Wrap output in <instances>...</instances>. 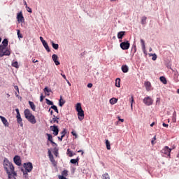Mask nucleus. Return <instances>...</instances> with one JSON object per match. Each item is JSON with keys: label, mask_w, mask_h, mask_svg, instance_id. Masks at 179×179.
I'll return each instance as SVG.
<instances>
[{"label": "nucleus", "mask_w": 179, "mask_h": 179, "mask_svg": "<svg viewBox=\"0 0 179 179\" xmlns=\"http://www.w3.org/2000/svg\"><path fill=\"white\" fill-rule=\"evenodd\" d=\"M125 36V31H120L119 33H117V38H119V40H122V37H124Z\"/></svg>", "instance_id": "18"}, {"label": "nucleus", "mask_w": 179, "mask_h": 179, "mask_svg": "<svg viewBox=\"0 0 179 179\" xmlns=\"http://www.w3.org/2000/svg\"><path fill=\"white\" fill-rule=\"evenodd\" d=\"M29 104L31 110H33V111H36V105H34V103L33 101H29Z\"/></svg>", "instance_id": "24"}, {"label": "nucleus", "mask_w": 179, "mask_h": 179, "mask_svg": "<svg viewBox=\"0 0 179 179\" xmlns=\"http://www.w3.org/2000/svg\"><path fill=\"white\" fill-rule=\"evenodd\" d=\"M15 111H16V113H17V116H16V118H17V120L18 119V118H20V112L19 111V108H16L15 109Z\"/></svg>", "instance_id": "41"}, {"label": "nucleus", "mask_w": 179, "mask_h": 179, "mask_svg": "<svg viewBox=\"0 0 179 179\" xmlns=\"http://www.w3.org/2000/svg\"><path fill=\"white\" fill-rule=\"evenodd\" d=\"M12 65L14 68H17V62H14Z\"/></svg>", "instance_id": "47"}, {"label": "nucleus", "mask_w": 179, "mask_h": 179, "mask_svg": "<svg viewBox=\"0 0 179 179\" xmlns=\"http://www.w3.org/2000/svg\"><path fill=\"white\" fill-rule=\"evenodd\" d=\"M62 176H63V177H68V171L64 170L62 172Z\"/></svg>", "instance_id": "40"}, {"label": "nucleus", "mask_w": 179, "mask_h": 179, "mask_svg": "<svg viewBox=\"0 0 179 179\" xmlns=\"http://www.w3.org/2000/svg\"><path fill=\"white\" fill-rule=\"evenodd\" d=\"M155 141H156V136H155L154 138L151 141V143L152 145H155Z\"/></svg>", "instance_id": "46"}, {"label": "nucleus", "mask_w": 179, "mask_h": 179, "mask_svg": "<svg viewBox=\"0 0 179 179\" xmlns=\"http://www.w3.org/2000/svg\"><path fill=\"white\" fill-rule=\"evenodd\" d=\"M62 78H64V79H65L66 80V76H65V74H61Z\"/></svg>", "instance_id": "61"}, {"label": "nucleus", "mask_w": 179, "mask_h": 179, "mask_svg": "<svg viewBox=\"0 0 179 179\" xmlns=\"http://www.w3.org/2000/svg\"><path fill=\"white\" fill-rule=\"evenodd\" d=\"M3 167L8 176V179H16L17 177V173L15 171V166L12 162H9V159L4 158L3 162Z\"/></svg>", "instance_id": "1"}, {"label": "nucleus", "mask_w": 179, "mask_h": 179, "mask_svg": "<svg viewBox=\"0 0 179 179\" xmlns=\"http://www.w3.org/2000/svg\"><path fill=\"white\" fill-rule=\"evenodd\" d=\"M122 72H124V73H127V72H128L129 71L128 66L127 65L122 66Z\"/></svg>", "instance_id": "27"}, {"label": "nucleus", "mask_w": 179, "mask_h": 179, "mask_svg": "<svg viewBox=\"0 0 179 179\" xmlns=\"http://www.w3.org/2000/svg\"><path fill=\"white\" fill-rule=\"evenodd\" d=\"M24 114L25 118L27 120V118L31 117V115H33V114H31V113L30 112V110H29V109H25L24 111Z\"/></svg>", "instance_id": "16"}, {"label": "nucleus", "mask_w": 179, "mask_h": 179, "mask_svg": "<svg viewBox=\"0 0 179 179\" xmlns=\"http://www.w3.org/2000/svg\"><path fill=\"white\" fill-rule=\"evenodd\" d=\"M17 19L19 23H23V22H24V17H23V13L20 12L19 13H17Z\"/></svg>", "instance_id": "10"}, {"label": "nucleus", "mask_w": 179, "mask_h": 179, "mask_svg": "<svg viewBox=\"0 0 179 179\" xmlns=\"http://www.w3.org/2000/svg\"><path fill=\"white\" fill-rule=\"evenodd\" d=\"M156 103H158V104L160 103V98H157Z\"/></svg>", "instance_id": "59"}, {"label": "nucleus", "mask_w": 179, "mask_h": 179, "mask_svg": "<svg viewBox=\"0 0 179 179\" xmlns=\"http://www.w3.org/2000/svg\"><path fill=\"white\" fill-rule=\"evenodd\" d=\"M150 57H152V61H156V59H157V55H156V54H150Z\"/></svg>", "instance_id": "37"}, {"label": "nucleus", "mask_w": 179, "mask_h": 179, "mask_svg": "<svg viewBox=\"0 0 179 179\" xmlns=\"http://www.w3.org/2000/svg\"><path fill=\"white\" fill-rule=\"evenodd\" d=\"M143 101L145 106H152L153 104V99L150 96L145 97Z\"/></svg>", "instance_id": "4"}, {"label": "nucleus", "mask_w": 179, "mask_h": 179, "mask_svg": "<svg viewBox=\"0 0 179 179\" xmlns=\"http://www.w3.org/2000/svg\"><path fill=\"white\" fill-rule=\"evenodd\" d=\"M162 153H164V155H167L169 157H170L171 153V148H169V146H165L164 149L161 151Z\"/></svg>", "instance_id": "7"}, {"label": "nucleus", "mask_w": 179, "mask_h": 179, "mask_svg": "<svg viewBox=\"0 0 179 179\" xmlns=\"http://www.w3.org/2000/svg\"><path fill=\"white\" fill-rule=\"evenodd\" d=\"M76 110L77 112L83 110V109H82V104H80V103H78L76 104Z\"/></svg>", "instance_id": "19"}, {"label": "nucleus", "mask_w": 179, "mask_h": 179, "mask_svg": "<svg viewBox=\"0 0 179 179\" xmlns=\"http://www.w3.org/2000/svg\"><path fill=\"white\" fill-rule=\"evenodd\" d=\"M54 155L56 156V157H58V151H55Z\"/></svg>", "instance_id": "60"}, {"label": "nucleus", "mask_w": 179, "mask_h": 179, "mask_svg": "<svg viewBox=\"0 0 179 179\" xmlns=\"http://www.w3.org/2000/svg\"><path fill=\"white\" fill-rule=\"evenodd\" d=\"M130 103H131V108L132 110L133 104H134V103H135V101L134 100V96H131V97L130 99Z\"/></svg>", "instance_id": "39"}, {"label": "nucleus", "mask_w": 179, "mask_h": 179, "mask_svg": "<svg viewBox=\"0 0 179 179\" xmlns=\"http://www.w3.org/2000/svg\"><path fill=\"white\" fill-rule=\"evenodd\" d=\"M121 79L120 78H117L115 80V86L116 87H121Z\"/></svg>", "instance_id": "25"}, {"label": "nucleus", "mask_w": 179, "mask_h": 179, "mask_svg": "<svg viewBox=\"0 0 179 179\" xmlns=\"http://www.w3.org/2000/svg\"><path fill=\"white\" fill-rule=\"evenodd\" d=\"M87 87H89V88L93 87V84H92V83H88V84H87Z\"/></svg>", "instance_id": "54"}, {"label": "nucleus", "mask_w": 179, "mask_h": 179, "mask_svg": "<svg viewBox=\"0 0 179 179\" xmlns=\"http://www.w3.org/2000/svg\"><path fill=\"white\" fill-rule=\"evenodd\" d=\"M58 138V140L60 141V142H62V139H64V136H61V137L60 136H59V137H57Z\"/></svg>", "instance_id": "51"}, {"label": "nucleus", "mask_w": 179, "mask_h": 179, "mask_svg": "<svg viewBox=\"0 0 179 179\" xmlns=\"http://www.w3.org/2000/svg\"><path fill=\"white\" fill-rule=\"evenodd\" d=\"M42 44L43 47L45 48L46 51H48V52H50V51H51L50 50V47L48 46V43H47L46 41L43 42Z\"/></svg>", "instance_id": "20"}, {"label": "nucleus", "mask_w": 179, "mask_h": 179, "mask_svg": "<svg viewBox=\"0 0 179 179\" xmlns=\"http://www.w3.org/2000/svg\"><path fill=\"white\" fill-rule=\"evenodd\" d=\"M40 40H41L42 44H43V43H45V41L44 40V38H43L42 36H40Z\"/></svg>", "instance_id": "50"}, {"label": "nucleus", "mask_w": 179, "mask_h": 179, "mask_svg": "<svg viewBox=\"0 0 179 179\" xmlns=\"http://www.w3.org/2000/svg\"><path fill=\"white\" fill-rule=\"evenodd\" d=\"M24 5L25 6V8H27V3L26 1H24Z\"/></svg>", "instance_id": "64"}, {"label": "nucleus", "mask_w": 179, "mask_h": 179, "mask_svg": "<svg viewBox=\"0 0 179 179\" xmlns=\"http://www.w3.org/2000/svg\"><path fill=\"white\" fill-rule=\"evenodd\" d=\"M10 55V50L8 48L0 46V58H2V57H9Z\"/></svg>", "instance_id": "3"}, {"label": "nucleus", "mask_w": 179, "mask_h": 179, "mask_svg": "<svg viewBox=\"0 0 179 179\" xmlns=\"http://www.w3.org/2000/svg\"><path fill=\"white\" fill-rule=\"evenodd\" d=\"M31 124H36L37 120H36V117L34 115L29 116V118L27 119Z\"/></svg>", "instance_id": "13"}, {"label": "nucleus", "mask_w": 179, "mask_h": 179, "mask_svg": "<svg viewBox=\"0 0 179 179\" xmlns=\"http://www.w3.org/2000/svg\"><path fill=\"white\" fill-rule=\"evenodd\" d=\"M13 162L17 166H22V160L20 159V157L18 155H15L14 157Z\"/></svg>", "instance_id": "9"}, {"label": "nucleus", "mask_w": 179, "mask_h": 179, "mask_svg": "<svg viewBox=\"0 0 179 179\" xmlns=\"http://www.w3.org/2000/svg\"><path fill=\"white\" fill-rule=\"evenodd\" d=\"M14 89H15V90H17V92H19V87H17V85H15L14 87Z\"/></svg>", "instance_id": "57"}, {"label": "nucleus", "mask_w": 179, "mask_h": 179, "mask_svg": "<svg viewBox=\"0 0 179 179\" xmlns=\"http://www.w3.org/2000/svg\"><path fill=\"white\" fill-rule=\"evenodd\" d=\"M50 108H52V110H54V111H55V113H57V114L59 113L58 111V108L57 107V106L53 105L50 107Z\"/></svg>", "instance_id": "35"}, {"label": "nucleus", "mask_w": 179, "mask_h": 179, "mask_svg": "<svg viewBox=\"0 0 179 179\" xmlns=\"http://www.w3.org/2000/svg\"><path fill=\"white\" fill-rule=\"evenodd\" d=\"M52 59L54 61L55 65L58 66L61 63H59V62L58 61V55L54 54L52 56Z\"/></svg>", "instance_id": "12"}, {"label": "nucleus", "mask_w": 179, "mask_h": 179, "mask_svg": "<svg viewBox=\"0 0 179 179\" xmlns=\"http://www.w3.org/2000/svg\"><path fill=\"white\" fill-rule=\"evenodd\" d=\"M148 17H146V16H143L141 18V24H146V20H147Z\"/></svg>", "instance_id": "32"}, {"label": "nucleus", "mask_w": 179, "mask_h": 179, "mask_svg": "<svg viewBox=\"0 0 179 179\" xmlns=\"http://www.w3.org/2000/svg\"><path fill=\"white\" fill-rule=\"evenodd\" d=\"M71 134H72L73 136H75L76 138H78V134H76V132H75V131H73L71 132Z\"/></svg>", "instance_id": "48"}, {"label": "nucleus", "mask_w": 179, "mask_h": 179, "mask_svg": "<svg viewBox=\"0 0 179 179\" xmlns=\"http://www.w3.org/2000/svg\"><path fill=\"white\" fill-rule=\"evenodd\" d=\"M0 119L5 127H9V122H8V120H6L5 117L0 116Z\"/></svg>", "instance_id": "15"}, {"label": "nucleus", "mask_w": 179, "mask_h": 179, "mask_svg": "<svg viewBox=\"0 0 179 179\" xmlns=\"http://www.w3.org/2000/svg\"><path fill=\"white\" fill-rule=\"evenodd\" d=\"M133 48H134V52H136V45H134L133 46Z\"/></svg>", "instance_id": "58"}, {"label": "nucleus", "mask_w": 179, "mask_h": 179, "mask_svg": "<svg viewBox=\"0 0 179 179\" xmlns=\"http://www.w3.org/2000/svg\"><path fill=\"white\" fill-rule=\"evenodd\" d=\"M175 76H176V82H178V73H175Z\"/></svg>", "instance_id": "49"}, {"label": "nucleus", "mask_w": 179, "mask_h": 179, "mask_svg": "<svg viewBox=\"0 0 179 179\" xmlns=\"http://www.w3.org/2000/svg\"><path fill=\"white\" fill-rule=\"evenodd\" d=\"M78 162H79V157H77L76 159H72L70 160V163H71L72 164H76Z\"/></svg>", "instance_id": "29"}, {"label": "nucleus", "mask_w": 179, "mask_h": 179, "mask_svg": "<svg viewBox=\"0 0 179 179\" xmlns=\"http://www.w3.org/2000/svg\"><path fill=\"white\" fill-rule=\"evenodd\" d=\"M106 146L108 150H111V145L110 144V141L108 140H106Z\"/></svg>", "instance_id": "28"}, {"label": "nucleus", "mask_w": 179, "mask_h": 179, "mask_svg": "<svg viewBox=\"0 0 179 179\" xmlns=\"http://www.w3.org/2000/svg\"><path fill=\"white\" fill-rule=\"evenodd\" d=\"M32 62L34 63V64H36V62H38V60H36V59H33L32 60Z\"/></svg>", "instance_id": "63"}, {"label": "nucleus", "mask_w": 179, "mask_h": 179, "mask_svg": "<svg viewBox=\"0 0 179 179\" xmlns=\"http://www.w3.org/2000/svg\"><path fill=\"white\" fill-rule=\"evenodd\" d=\"M17 35L18 38H23V35H22V34H20V30L17 29Z\"/></svg>", "instance_id": "38"}, {"label": "nucleus", "mask_w": 179, "mask_h": 179, "mask_svg": "<svg viewBox=\"0 0 179 179\" xmlns=\"http://www.w3.org/2000/svg\"><path fill=\"white\" fill-rule=\"evenodd\" d=\"M52 46L55 50H58L59 45L55 43L53 41L51 42Z\"/></svg>", "instance_id": "31"}, {"label": "nucleus", "mask_w": 179, "mask_h": 179, "mask_svg": "<svg viewBox=\"0 0 179 179\" xmlns=\"http://www.w3.org/2000/svg\"><path fill=\"white\" fill-rule=\"evenodd\" d=\"M101 179H110V175L108 173H105L102 175Z\"/></svg>", "instance_id": "30"}, {"label": "nucleus", "mask_w": 179, "mask_h": 179, "mask_svg": "<svg viewBox=\"0 0 179 179\" xmlns=\"http://www.w3.org/2000/svg\"><path fill=\"white\" fill-rule=\"evenodd\" d=\"M145 87L147 92H150V90H152V84L150 83V82L149 81L145 82Z\"/></svg>", "instance_id": "14"}, {"label": "nucleus", "mask_w": 179, "mask_h": 179, "mask_svg": "<svg viewBox=\"0 0 179 179\" xmlns=\"http://www.w3.org/2000/svg\"><path fill=\"white\" fill-rule=\"evenodd\" d=\"M78 118L80 121H83V120L85 118V111L80 110L78 112Z\"/></svg>", "instance_id": "11"}, {"label": "nucleus", "mask_w": 179, "mask_h": 179, "mask_svg": "<svg viewBox=\"0 0 179 179\" xmlns=\"http://www.w3.org/2000/svg\"><path fill=\"white\" fill-rule=\"evenodd\" d=\"M3 45H0V47H8V44H9V42L8 41V39H4L2 42Z\"/></svg>", "instance_id": "22"}, {"label": "nucleus", "mask_w": 179, "mask_h": 179, "mask_svg": "<svg viewBox=\"0 0 179 179\" xmlns=\"http://www.w3.org/2000/svg\"><path fill=\"white\" fill-rule=\"evenodd\" d=\"M66 153L69 157H73V156H75V155H76L75 153L73 154V152L72 150H71V149H69V148L67 150Z\"/></svg>", "instance_id": "23"}, {"label": "nucleus", "mask_w": 179, "mask_h": 179, "mask_svg": "<svg viewBox=\"0 0 179 179\" xmlns=\"http://www.w3.org/2000/svg\"><path fill=\"white\" fill-rule=\"evenodd\" d=\"M64 104H65V101H64V99H62V96H61L59 99V106L62 107V106H64Z\"/></svg>", "instance_id": "34"}, {"label": "nucleus", "mask_w": 179, "mask_h": 179, "mask_svg": "<svg viewBox=\"0 0 179 179\" xmlns=\"http://www.w3.org/2000/svg\"><path fill=\"white\" fill-rule=\"evenodd\" d=\"M141 42L142 43V46H143V50L145 51V41H143V39H141Z\"/></svg>", "instance_id": "44"}, {"label": "nucleus", "mask_w": 179, "mask_h": 179, "mask_svg": "<svg viewBox=\"0 0 179 179\" xmlns=\"http://www.w3.org/2000/svg\"><path fill=\"white\" fill-rule=\"evenodd\" d=\"M78 152L81 153L82 155H83V153H84L83 150H78Z\"/></svg>", "instance_id": "62"}, {"label": "nucleus", "mask_w": 179, "mask_h": 179, "mask_svg": "<svg viewBox=\"0 0 179 179\" xmlns=\"http://www.w3.org/2000/svg\"><path fill=\"white\" fill-rule=\"evenodd\" d=\"M22 121H23V120H22V117H18V119H17V122H18V124H20V127H23Z\"/></svg>", "instance_id": "33"}, {"label": "nucleus", "mask_w": 179, "mask_h": 179, "mask_svg": "<svg viewBox=\"0 0 179 179\" xmlns=\"http://www.w3.org/2000/svg\"><path fill=\"white\" fill-rule=\"evenodd\" d=\"M159 80H160V81H161L162 83H164V85H167V80H166V77H164V76H161V77L159 78Z\"/></svg>", "instance_id": "26"}, {"label": "nucleus", "mask_w": 179, "mask_h": 179, "mask_svg": "<svg viewBox=\"0 0 179 179\" xmlns=\"http://www.w3.org/2000/svg\"><path fill=\"white\" fill-rule=\"evenodd\" d=\"M43 100H44V96H43V94L41 95V97H40V101L41 102H43Z\"/></svg>", "instance_id": "52"}, {"label": "nucleus", "mask_w": 179, "mask_h": 179, "mask_svg": "<svg viewBox=\"0 0 179 179\" xmlns=\"http://www.w3.org/2000/svg\"><path fill=\"white\" fill-rule=\"evenodd\" d=\"M50 131H52L53 132V135H55V136H57L59 132V129H58V126H50Z\"/></svg>", "instance_id": "6"}, {"label": "nucleus", "mask_w": 179, "mask_h": 179, "mask_svg": "<svg viewBox=\"0 0 179 179\" xmlns=\"http://www.w3.org/2000/svg\"><path fill=\"white\" fill-rule=\"evenodd\" d=\"M47 136H48V141H50V142L51 141H52V135L50 134H46Z\"/></svg>", "instance_id": "42"}, {"label": "nucleus", "mask_w": 179, "mask_h": 179, "mask_svg": "<svg viewBox=\"0 0 179 179\" xmlns=\"http://www.w3.org/2000/svg\"><path fill=\"white\" fill-rule=\"evenodd\" d=\"M48 153L49 159L52 166H54V167H57V161H55V159H54V155H52V154L51 153V150H48Z\"/></svg>", "instance_id": "5"}, {"label": "nucleus", "mask_w": 179, "mask_h": 179, "mask_svg": "<svg viewBox=\"0 0 179 179\" xmlns=\"http://www.w3.org/2000/svg\"><path fill=\"white\" fill-rule=\"evenodd\" d=\"M26 8H27V12H29V13H32L33 11H32L31 9L30 8V7L27 6Z\"/></svg>", "instance_id": "45"}, {"label": "nucleus", "mask_w": 179, "mask_h": 179, "mask_svg": "<svg viewBox=\"0 0 179 179\" xmlns=\"http://www.w3.org/2000/svg\"><path fill=\"white\" fill-rule=\"evenodd\" d=\"M62 136L65 137V135H66V129H64L63 131L60 133Z\"/></svg>", "instance_id": "43"}, {"label": "nucleus", "mask_w": 179, "mask_h": 179, "mask_svg": "<svg viewBox=\"0 0 179 179\" xmlns=\"http://www.w3.org/2000/svg\"><path fill=\"white\" fill-rule=\"evenodd\" d=\"M163 127H164L165 128H169V124H166V123H163L162 124Z\"/></svg>", "instance_id": "56"}, {"label": "nucleus", "mask_w": 179, "mask_h": 179, "mask_svg": "<svg viewBox=\"0 0 179 179\" xmlns=\"http://www.w3.org/2000/svg\"><path fill=\"white\" fill-rule=\"evenodd\" d=\"M58 120H59V118H58L55 115H53V117H52V120L50 121V124H55V122L57 124H59V122L58 121Z\"/></svg>", "instance_id": "17"}, {"label": "nucleus", "mask_w": 179, "mask_h": 179, "mask_svg": "<svg viewBox=\"0 0 179 179\" xmlns=\"http://www.w3.org/2000/svg\"><path fill=\"white\" fill-rule=\"evenodd\" d=\"M118 121H120L121 122H124V119L120 118V116L117 117Z\"/></svg>", "instance_id": "55"}, {"label": "nucleus", "mask_w": 179, "mask_h": 179, "mask_svg": "<svg viewBox=\"0 0 179 179\" xmlns=\"http://www.w3.org/2000/svg\"><path fill=\"white\" fill-rule=\"evenodd\" d=\"M45 101H46V103H47L48 106H54V102L51 101L49 100L48 99H46Z\"/></svg>", "instance_id": "36"}, {"label": "nucleus", "mask_w": 179, "mask_h": 179, "mask_svg": "<svg viewBox=\"0 0 179 179\" xmlns=\"http://www.w3.org/2000/svg\"><path fill=\"white\" fill-rule=\"evenodd\" d=\"M43 90L44 92H47L48 93H50V90H48V87H45Z\"/></svg>", "instance_id": "53"}, {"label": "nucleus", "mask_w": 179, "mask_h": 179, "mask_svg": "<svg viewBox=\"0 0 179 179\" xmlns=\"http://www.w3.org/2000/svg\"><path fill=\"white\" fill-rule=\"evenodd\" d=\"M23 166L25 170L22 169L21 171L23 173L24 178L27 179L29 178L28 173H31L33 170V164L31 162L24 163Z\"/></svg>", "instance_id": "2"}, {"label": "nucleus", "mask_w": 179, "mask_h": 179, "mask_svg": "<svg viewBox=\"0 0 179 179\" xmlns=\"http://www.w3.org/2000/svg\"><path fill=\"white\" fill-rule=\"evenodd\" d=\"M117 101H118V99L112 98L110 99L109 103H110V104L114 105V104L117 103Z\"/></svg>", "instance_id": "21"}, {"label": "nucleus", "mask_w": 179, "mask_h": 179, "mask_svg": "<svg viewBox=\"0 0 179 179\" xmlns=\"http://www.w3.org/2000/svg\"><path fill=\"white\" fill-rule=\"evenodd\" d=\"M130 45H131V44L129 43V41L122 42L120 43V48H122V50H129Z\"/></svg>", "instance_id": "8"}]
</instances>
